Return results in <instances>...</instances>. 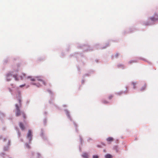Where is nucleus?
I'll return each mask as SVG.
<instances>
[{
	"label": "nucleus",
	"mask_w": 158,
	"mask_h": 158,
	"mask_svg": "<svg viewBox=\"0 0 158 158\" xmlns=\"http://www.w3.org/2000/svg\"><path fill=\"white\" fill-rule=\"evenodd\" d=\"M11 85L12 86L13 89H12L10 88H9V91L11 94H14V92L13 91L15 90H16V98L18 99L19 103V105L17 104H15V115L16 116H18L22 114L23 118H25L26 117L24 113L22 111L21 112L19 108V107L21 105V91L19 89L18 87H15V86L12 84H11Z\"/></svg>",
	"instance_id": "1"
},
{
	"label": "nucleus",
	"mask_w": 158,
	"mask_h": 158,
	"mask_svg": "<svg viewBox=\"0 0 158 158\" xmlns=\"http://www.w3.org/2000/svg\"><path fill=\"white\" fill-rule=\"evenodd\" d=\"M26 79L31 81V84L37 87L46 85L45 82L43 80L42 77L41 76H28L26 77Z\"/></svg>",
	"instance_id": "2"
},
{
	"label": "nucleus",
	"mask_w": 158,
	"mask_h": 158,
	"mask_svg": "<svg viewBox=\"0 0 158 158\" xmlns=\"http://www.w3.org/2000/svg\"><path fill=\"white\" fill-rule=\"evenodd\" d=\"M148 21H142L141 24L144 26H148L152 25L156 21H158V11L156 12L153 16L149 17Z\"/></svg>",
	"instance_id": "3"
},
{
	"label": "nucleus",
	"mask_w": 158,
	"mask_h": 158,
	"mask_svg": "<svg viewBox=\"0 0 158 158\" xmlns=\"http://www.w3.org/2000/svg\"><path fill=\"white\" fill-rule=\"evenodd\" d=\"M19 71V69L17 68L13 69L12 71L7 73L6 75V81H10L12 78V73L14 72H18Z\"/></svg>",
	"instance_id": "4"
},
{
	"label": "nucleus",
	"mask_w": 158,
	"mask_h": 158,
	"mask_svg": "<svg viewBox=\"0 0 158 158\" xmlns=\"http://www.w3.org/2000/svg\"><path fill=\"white\" fill-rule=\"evenodd\" d=\"M32 136V131L30 130H29L27 134V138L28 139L29 142H30L31 140Z\"/></svg>",
	"instance_id": "5"
},
{
	"label": "nucleus",
	"mask_w": 158,
	"mask_h": 158,
	"mask_svg": "<svg viewBox=\"0 0 158 158\" xmlns=\"http://www.w3.org/2000/svg\"><path fill=\"white\" fill-rule=\"evenodd\" d=\"M40 136L44 140H45L47 139V137L46 136H45L44 131L43 129L41 130Z\"/></svg>",
	"instance_id": "6"
},
{
	"label": "nucleus",
	"mask_w": 158,
	"mask_h": 158,
	"mask_svg": "<svg viewBox=\"0 0 158 158\" xmlns=\"http://www.w3.org/2000/svg\"><path fill=\"white\" fill-rule=\"evenodd\" d=\"M89 154L87 152H83L81 155L83 158H89Z\"/></svg>",
	"instance_id": "7"
},
{
	"label": "nucleus",
	"mask_w": 158,
	"mask_h": 158,
	"mask_svg": "<svg viewBox=\"0 0 158 158\" xmlns=\"http://www.w3.org/2000/svg\"><path fill=\"white\" fill-rule=\"evenodd\" d=\"M10 141L9 140L8 141V143L7 144V145L6 146H5L3 148V150L4 151H6L8 150L9 149V146L10 145Z\"/></svg>",
	"instance_id": "8"
},
{
	"label": "nucleus",
	"mask_w": 158,
	"mask_h": 158,
	"mask_svg": "<svg viewBox=\"0 0 158 158\" xmlns=\"http://www.w3.org/2000/svg\"><path fill=\"white\" fill-rule=\"evenodd\" d=\"M19 77L21 80H23L24 78L26 79V75L25 73H22L20 75H19Z\"/></svg>",
	"instance_id": "9"
},
{
	"label": "nucleus",
	"mask_w": 158,
	"mask_h": 158,
	"mask_svg": "<svg viewBox=\"0 0 158 158\" xmlns=\"http://www.w3.org/2000/svg\"><path fill=\"white\" fill-rule=\"evenodd\" d=\"M64 111L65 112V113L67 116V117L70 119V120H71V117L70 116V115L69 114V111L67 110H65Z\"/></svg>",
	"instance_id": "10"
},
{
	"label": "nucleus",
	"mask_w": 158,
	"mask_h": 158,
	"mask_svg": "<svg viewBox=\"0 0 158 158\" xmlns=\"http://www.w3.org/2000/svg\"><path fill=\"white\" fill-rule=\"evenodd\" d=\"M19 126L22 131L24 130L25 129V127L21 122L19 123Z\"/></svg>",
	"instance_id": "11"
},
{
	"label": "nucleus",
	"mask_w": 158,
	"mask_h": 158,
	"mask_svg": "<svg viewBox=\"0 0 158 158\" xmlns=\"http://www.w3.org/2000/svg\"><path fill=\"white\" fill-rule=\"evenodd\" d=\"M113 140V139L111 137H109L106 139V140L108 142H110L112 141Z\"/></svg>",
	"instance_id": "12"
},
{
	"label": "nucleus",
	"mask_w": 158,
	"mask_h": 158,
	"mask_svg": "<svg viewBox=\"0 0 158 158\" xmlns=\"http://www.w3.org/2000/svg\"><path fill=\"white\" fill-rule=\"evenodd\" d=\"M13 77L15 81H18L19 80V78L18 77V75L17 74L14 75H13Z\"/></svg>",
	"instance_id": "13"
},
{
	"label": "nucleus",
	"mask_w": 158,
	"mask_h": 158,
	"mask_svg": "<svg viewBox=\"0 0 158 158\" xmlns=\"http://www.w3.org/2000/svg\"><path fill=\"white\" fill-rule=\"evenodd\" d=\"M83 48L85 51L90 50L89 46L88 45H86L84 46V47H83Z\"/></svg>",
	"instance_id": "14"
},
{
	"label": "nucleus",
	"mask_w": 158,
	"mask_h": 158,
	"mask_svg": "<svg viewBox=\"0 0 158 158\" xmlns=\"http://www.w3.org/2000/svg\"><path fill=\"white\" fill-rule=\"evenodd\" d=\"M106 158H111V155L110 154H106L105 156Z\"/></svg>",
	"instance_id": "15"
},
{
	"label": "nucleus",
	"mask_w": 158,
	"mask_h": 158,
	"mask_svg": "<svg viewBox=\"0 0 158 158\" xmlns=\"http://www.w3.org/2000/svg\"><path fill=\"white\" fill-rule=\"evenodd\" d=\"M146 87V85L144 84L140 89L141 91H143L145 89Z\"/></svg>",
	"instance_id": "16"
},
{
	"label": "nucleus",
	"mask_w": 158,
	"mask_h": 158,
	"mask_svg": "<svg viewBox=\"0 0 158 158\" xmlns=\"http://www.w3.org/2000/svg\"><path fill=\"white\" fill-rule=\"evenodd\" d=\"M5 116L4 114L0 111V118L4 117Z\"/></svg>",
	"instance_id": "17"
},
{
	"label": "nucleus",
	"mask_w": 158,
	"mask_h": 158,
	"mask_svg": "<svg viewBox=\"0 0 158 158\" xmlns=\"http://www.w3.org/2000/svg\"><path fill=\"white\" fill-rule=\"evenodd\" d=\"M125 91L124 92V93H125ZM123 92L122 91H120L119 92H118L117 93H116V94H118V95H120L121 94H123Z\"/></svg>",
	"instance_id": "18"
},
{
	"label": "nucleus",
	"mask_w": 158,
	"mask_h": 158,
	"mask_svg": "<svg viewBox=\"0 0 158 158\" xmlns=\"http://www.w3.org/2000/svg\"><path fill=\"white\" fill-rule=\"evenodd\" d=\"M25 146L26 148L27 149H29L30 148V146L27 143L25 144Z\"/></svg>",
	"instance_id": "19"
},
{
	"label": "nucleus",
	"mask_w": 158,
	"mask_h": 158,
	"mask_svg": "<svg viewBox=\"0 0 158 158\" xmlns=\"http://www.w3.org/2000/svg\"><path fill=\"white\" fill-rule=\"evenodd\" d=\"M136 61L134 60H131L129 62V63L131 64L133 63L136 62Z\"/></svg>",
	"instance_id": "20"
},
{
	"label": "nucleus",
	"mask_w": 158,
	"mask_h": 158,
	"mask_svg": "<svg viewBox=\"0 0 158 158\" xmlns=\"http://www.w3.org/2000/svg\"><path fill=\"white\" fill-rule=\"evenodd\" d=\"M132 84L133 85V88L135 89V85L136 84V83L135 82H132Z\"/></svg>",
	"instance_id": "21"
},
{
	"label": "nucleus",
	"mask_w": 158,
	"mask_h": 158,
	"mask_svg": "<svg viewBox=\"0 0 158 158\" xmlns=\"http://www.w3.org/2000/svg\"><path fill=\"white\" fill-rule=\"evenodd\" d=\"M5 155V154L3 153L2 152L0 154V156L2 157H4Z\"/></svg>",
	"instance_id": "22"
},
{
	"label": "nucleus",
	"mask_w": 158,
	"mask_h": 158,
	"mask_svg": "<svg viewBox=\"0 0 158 158\" xmlns=\"http://www.w3.org/2000/svg\"><path fill=\"white\" fill-rule=\"evenodd\" d=\"M17 133H18V136L20 137V136L21 134L18 131V130H17Z\"/></svg>",
	"instance_id": "23"
},
{
	"label": "nucleus",
	"mask_w": 158,
	"mask_h": 158,
	"mask_svg": "<svg viewBox=\"0 0 158 158\" xmlns=\"http://www.w3.org/2000/svg\"><path fill=\"white\" fill-rule=\"evenodd\" d=\"M53 101V99H51L49 100V103L50 104L51 103H52V101Z\"/></svg>",
	"instance_id": "24"
},
{
	"label": "nucleus",
	"mask_w": 158,
	"mask_h": 158,
	"mask_svg": "<svg viewBox=\"0 0 158 158\" xmlns=\"http://www.w3.org/2000/svg\"><path fill=\"white\" fill-rule=\"evenodd\" d=\"M98 157L97 155H94L93 156V158H98Z\"/></svg>",
	"instance_id": "25"
},
{
	"label": "nucleus",
	"mask_w": 158,
	"mask_h": 158,
	"mask_svg": "<svg viewBox=\"0 0 158 158\" xmlns=\"http://www.w3.org/2000/svg\"><path fill=\"white\" fill-rule=\"evenodd\" d=\"M25 84L20 85L19 86V87L22 88L23 86H25Z\"/></svg>",
	"instance_id": "26"
},
{
	"label": "nucleus",
	"mask_w": 158,
	"mask_h": 158,
	"mask_svg": "<svg viewBox=\"0 0 158 158\" xmlns=\"http://www.w3.org/2000/svg\"><path fill=\"white\" fill-rule=\"evenodd\" d=\"M103 102L104 103H108V102L105 100H104L103 101Z\"/></svg>",
	"instance_id": "27"
},
{
	"label": "nucleus",
	"mask_w": 158,
	"mask_h": 158,
	"mask_svg": "<svg viewBox=\"0 0 158 158\" xmlns=\"http://www.w3.org/2000/svg\"><path fill=\"white\" fill-rule=\"evenodd\" d=\"M113 97V96L112 95H110L109 96L108 98L110 99H111Z\"/></svg>",
	"instance_id": "28"
},
{
	"label": "nucleus",
	"mask_w": 158,
	"mask_h": 158,
	"mask_svg": "<svg viewBox=\"0 0 158 158\" xmlns=\"http://www.w3.org/2000/svg\"><path fill=\"white\" fill-rule=\"evenodd\" d=\"M92 140V139H91V138H89L87 140H88V141H90V140Z\"/></svg>",
	"instance_id": "29"
},
{
	"label": "nucleus",
	"mask_w": 158,
	"mask_h": 158,
	"mask_svg": "<svg viewBox=\"0 0 158 158\" xmlns=\"http://www.w3.org/2000/svg\"><path fill=\"white\" fill-rule=\"evenodd\" d=\"M8 60V59L5 60H4V62H5L6 63L7 62Z\"/></svg>",
	"instance_id": "30"
},
{
	"label": "nucleus",
	"mask_w": 158,
	"mask_h": 158,
	"mask_svg": "<svg viewBox=\"0 0 158 158\" xmlns=\"http://www.w3.org/2000/svg\"><path fill=\"white\" fill-rule=\"evenodd\" d=\"M73 124H74V125L75 126V127L76 128V127H77V125L74 122H73Z\"/></svg>",
	"instance_id": "31"
},
{
	"label": "nucleus",
	"mask_w": 158,
	"mask_h": 158,
	"mask_svg": "<svg viewBox=\"0 0 158 158\" xmlns=\"http://www.w3.org/2000/svg\"><path fill=\"white\" fill-rule=\"evenodd\" d=\"M118 53H116L115 55V56L116 57H117L118 56Z\"/></svg>",
	"instance_id": "32"
},
{
	"label": "nucleus",
	"mask_w": 158,
	"mask_h": 158,
	"mask_svg": "<svg viewBox=\"0 0 158 158\" xmlns=\"http://www.w3.org/2000/svg\"><path fill=\"white\" fill-rule=\"evenodd\" d=\"M48 91L49 93L51 94L52 93L51 91L50 90H48Z\"/></svg>",
	"instance_id": "33"
},
{
	"label": "nucleus",
	"mask_w": 158,
	"mask_h": 158,
	"mask_svg": "<svg viewBox=\"0 0 158 158\" xmlns=\"http://www.w3.org/2000/svg\"><path fill=\"white\" fill-rule=\"evenodd\" d=\"M118 67H121V66H122V67H123V65H122L121 64H118Z\"/></svg>",
	"instance_id": "34"
},
{
	"label": "nucleus",
	"mask_w": 158,
	"mask_h": 158,
	"mask_svg": "<svg viewBox=\"0 0 158 158\" xmlns=\"http://www.w3.org/2000/svg\"><path fill=\"white\" fill-rule=\"evenodd\" d=\"M2 137V135H0V139H1Z\"/></svg>",
	"instance_id": "35"
},
{
	"label": "nucleus",
	"mask_w": 158,
	"mask_h": 158,
	"mask_svg": "<svg viewBox=\"0 0 158 158\" xmlns=\"http://www.w3.org/2000/svg\"><path fill=\"white\" fill-rule=\"evenodd\" d=\"M3 141H5L6 140V139L4 138L3 139Z\"/></svg>",
	"instance_id": "36"
},
{
	"label": "nucleus",
	"mask_w": 158,
	"mask_h": 158,
	"mask_svg": "<svg viewBox=\"0 0 158 158\" xmlns=\"http://www.w3.org/2000/svg\"><path fill=\"white\" fill-rule=\"evenodd\" d=\"M131 28H130V30L129 31L130 32H132V31H131Z\"/></svg>",
	"instance_id": "37"
},
{
	"label": "nucleus",
	"mask_w": 158,
	"mask_h": 158,
	"mask_svg": "<svg viewBox=\"0 0 158 158\" xmlns=\"http://www.w3.org/2000/svg\"><path fill=\"white\" fill-rule=\"evenodd\" d=\"M21 141H22V142H23V139H21Z\"/></svg>",
	"instance_id": "38"
},
{
	"label": "nucleus",
	"mask_w": 158,
	"mask_h": 158,
	"mask_svg": "<svg viewBox=\"0 0 158 158\" xmlns=\"http://www.w3.org/2000/svg\"><path fill=\"white\" fill-rule=\"evenodd\" d=\"M83 82H84L83 80H82V83H83Z\"/></svg>",
	"instance_id": "39"
},
{
	"label": "nucleus",
	"mask_w": 158,
	"mask_h": 158,
	"mask_svg": "<svg viewBox=\"0 0 158 158\" xmlns=\"http://www.w3.org/2000/svg\"><path fill=\"white\" fill-rule=\"evenodd\" d=\"M106 48V47H103V48Z\"/></svg>",
	"instance_id": "40"
},
{
	"label": "nucleus",
	"mask_w": 158,
	"mask_h": 158,
	"mask_svg": "<svg viewBox=\"0 0 158 158\" xmlns=\"http://www.w3.org/2000/svg\"><path fill=\"white\" fill-rule=\"evenodd\" d=\"M65 106V105H64V106H64V107Z\"/></svg>",
	"instance_id": "41"
}]
</instances>
